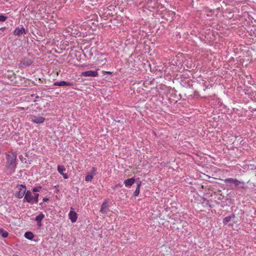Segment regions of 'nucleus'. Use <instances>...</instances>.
<instances>
[{"label":"nucleus","instance_id":"nucleus-1","mask_svg":"<svg viewBox=\"0 0 256 256\" xmlns=\"http://www.w3.org/2000/svg\"><path fill=\"white\" fill-rule=\"evenodd\" d=\"M224 182L226 186L230 187L232 190L240 188L246 190L248 188L247 186H245L244 182L240 181L236 178H228L225 179Z\"/></svg>","mask_w":256,"mask_h":256},{"label":"nucleus","instance_id":"nucleus-28","mask_svg":"<svg viewBox=\"0 0 256 256\" xmlns=\"http://www.w3.org/2000/svg\"><path fill=\"white\" fill-rule=\"evenodd\" d=\"M248 90H246V92L247 94H249L250 92H248Z\"/></svg>","mask_w":256,"mask_h":256},{"label":"nucleus","instance_id":"nucleus-32","mask_svg":"<svg viewBox=\"0 0 256 256\" xmlns=\"http://www.w3.org/2000/svg\"><path fill=\"white\" fill-rule=\"evenodd\" d=\"M255 176H256V171L255 172Z\"/></svg>","mask_w":256,"mask_h":256},{"label":"nucleus","instance_id":"nucleus-13","mask_svg":"<svg viewBox=\"0 0 256 256\" xmlns=\"http://www.w3.org/2000/svg\"><path fill=\"white\" fill-rule=\"evenodd\" d=\"M135 182V179L134 178H130L124 180V184L126 187L132 186Z\"/></svg>","mask_w":256,"mask_h":256},{"label":"nucleus","instance_id":"nucleus-22","mask_svg":"<svg viewBox=\"0 0 256 256\" xmlns=\"http://www.w3.org/2000/svg\"><path fill=\"white\" fill-rule=\"evenodd\" d=\"M7 19V17L4 15H0V22H4Z\"/></svg>","mask_w":256,"mask_h":256},{"label":"nucleus","instance_id":"nucleus-16","mask_svg":"<svg viewBox=\"0 0 256 256\" xmlns=\"http://www.w3.org/2000/svg\"><path fill=\"white\" fill-rule=\"evenodd\" d=\"M24 237L30 240H32L34 237V234L30 232H26L24 234Z\"/></svg>","mask_w":256,"mask_h":256},{"label":"nucleus","instance_id":"nucleus-6","mask_svg":"<svg viewBox=\"0 0 256 256\" xmlns=\"http://www.w3.org/2000/svg\"><path fill=\"white\" fill-rule=\"evenodd\" d=\"M24 199L28 203L31 204H34V196H32V193L30 190L26 191Z\"/></svg>","mask_w":256,"mask_h":256},{"label":"nucleus","instance_id":"nucleus-29","mask_svg":"<svg viewBox=\"0 0 256 256\" xmlns=\"http://www.w3.org/2000/svg\"><path fill=\"white\" fill-rule=\"evenodd\" d=\"M12 75H13V76H14V78H15V76H16V74H14V73H12Z\"/></svg>","mask_w":256,"mask_h":256},{"label":"nucleus","instance_id":"nucleus-21","mask_svg":"<svg viewBox=\"0 0 256 256\" xmlns=\"http://www.w3.org/2000/svg\"><path fill=\"white\" fill-rule=\"evenodd\" d=\"M41 189V186H37L33 188L32 191L34 192H40Z\"/></svg>","mask_w":256,"mask_h":256},{"label":"nucleus","instance_id":"nucleus-11","mask_svg":"<svg viewBox=\"0 0 256 256\" xmlns=\"http://www.w3.org/2000/svg\"><path fill=\"white\" fill-rule=\"evenodd\" d=\"M58 170L64 177V179H68V176L66 173H64L66 171V168L62 165H58Z\"/></svg>","mask_w":256,"mask_h":256},{"label":"nucleus","instance_id":"nucleus-5","mask_svg":"<svg viewBox=\"0 0 256 256\" xmlns=\"http://www.w3.org/2000/svg\"><path fill=\"white\" fill-rule=\"evenodd\" d=\"M26 34V30L22 26H21L20 27H16L13 32L14 36H18V37H20Z\"/></svg>","mask_w":256,"mask_h":256},{"label":"nucleus","instance_id":"nucleus-23","mask_svg":"<svg viewBox=\"0 0 256 256\" xmlns=\"http://www.w3.org/2000/svg\"><path fill=\"white\" fill-rule=\"evenodd\" d=\"M96 168L92 167V172L90 174H93V176L95 175V174H96L95 172H96Z\"/></svg>","mask_w":256,"mask_h":256},{"label":"nucleus","instance_id":"nucleus-27","mask_svg":"<svg viewBox=\"0 0 256 256\" xmlns=\"http://www.w3.org/2000/svg\"><path fill=\"white\" fill-rule=\"evenodd\" d=\"M6 29L5 27H2L0 28V30L3 32Z\"/></svg>","mask_w":256,"mask_h":256},{"label":"nucleus","instance_id":"nucleus-14","mask_svg":"<svg viewBox=\"0 0 256 256\" xmlns=\"http://www.w3.org/2000/svg\"><path fill=\"white\" fill-rule=\"evenodd\" d=\"M234 218L235 216L234 214H232L230 216L224 218L223 220V222L224 224H226L228 222H230L232 219H234Z\"/></svg>","mask_w":256,"mask_h":256},{"label":"nucleus","instance_id":"nucleus-8","mask_svg":"<svg viewBox=\"0 0 256 256\" xmlns=\"http://www.w3.org/2000/svg\"><path fill=\"white\" fill-rule=\"evenodd\" d=\"M82 76H84L96 77L98 76V72L96 71L90 70L82 72Z\"/></svg>","mask_w":256,"mask_h":256},{"label":"nucleus","instance_id":"nucleus-24","mask_svg":"<svg viewBox=\"0 0 256 256\" xmlns=\"http://www.w3.org/2000/svg\"><path fill=\"white\" fill-rule=\"evenodd\" d=\"M252 95L253 96L252 98H253L254 100H256V91H255V92H252Z\"/></svg>","mask_w":256,"mask_h":256},{"label":"nucleus","instance_id":"nucleus-20","mask_svg":"<svg viewBox=\"0 0 256 256\" xmlns=\"http://www.w3.org/2000/svg\"><path fill=\"white\" fill-rule=\"evenodd\" d=\"M38 196H39L38 194H36V193L34 194V204L38 203Z\"/></svg>","mask_w":256,"mask_h":256},{"label":"nucleus","instance_id":"nucleus-7","mask_svg":"<svg viewBox=\"0 0 256 256\" xmlns=\"http://www.w3.org/2000/svg\"><path fill=\"white\" fill-rule=\"evenodd\" d=\"M108 210V200H106L102 204L100 212L102 214H106Z\"/></svg>","mask_w":256,"mask_h":256},{"label":"nucleus","instance_id":"nucleus-17","mask_svg":"<svg viewBox=\"0 0 256 256\" xmlns=\"http://www.w3.org/2000/svg\"><path fill=\"white\" fill-rule=\"evenodd\" d=\"M44 218V215L42 213L40 212L38 216H37L34 220L36 222H40L42 220V219Z\"/></svg>","mask_w":256,"mask_h":256},{"label":"nucleus","instance_id":"nucleus-18","mask_svg":"<svg viewBox=\"0 0 256 256\" xmlns=\"http://www.w3.org/2000/svg\"><path fill=\"white\" fill-rule=\"evenodd\" d=\"M8 234L7 232L2 228L0 229V235H1L2 237L6 238L8 236Z\"/></svg>","mask_w":256,"mask_h":256},{"label":"nucleus","instance_id":"nucleus-25","mask_svg":"<svg viewBox=\"0 0 256 256\" xmlns=\"http://www.w3.org/2000/svg\"><path fill=\"white\" fill-rule=\"evenodd\" d=\"M37 223H38V226L39 227H40V226H42V224L41 222H37Z\"/></svg>","mask_w":256,"mask_h":256},{"label":"nucleus","instance_id":"nucleus-33","mask_svg":"<svg viewBox=\"0 0 256 256\" xmlns=\"http://www.w3.org/2000/svg\"><path fill=\"white\" fill-rule=\"evenodd\" d=\"M255 169H256V168H255Z\"/></svg>","mask_w":256,"mask_h":256},{"label":"nucleus","instance_id":"nucleus-26","mask_svg":"<svg viewBox=\"0 0 256 256\" xmlns=\"http://www.w3.org/2000/svg\"><path fill=\"white\" fill-rule=\"evenodd\" d=\"M48 199L46 198H44L42 200L44 202H46L48 201Z\"/></svg>","mask_w":256,"mask_h":256},{"label":"nucleus","instance_id":"nucleus-3","mask_svg":"<svg viewBox=\"0 0 256 256\" xmlns=\"http://www.w3.org/2000/svg\"><path fill=\"white\" fill-rule=\"evenodd\" d=\"M18 191L16 192V196L17 198H21L26 194V186L24 185L21 184L17 187Z\"/></svg>","mask_w":256,"mask_h":256},{"label":"nucleus","instance_id":"nucleus-2","mask_svg":"<svg viewBox=\"0 0 256 256\" xmlns=\"http://www.w3.org/2000/svg\"><path fill=\"white\" fill-rule=\"evenodd\" d=\"M16 157L17 154L16 153H12L6 154V166L10 170V172H13L15 171L16 167Z\"/></svg>","mask_w":256,"mask_h":256},{"label":"nucleus","instance_id":"nucleus-10","mask_svg":"<svg viewBox=\"0 0 256 256\" xmlns=\"http://www.w3.org/2000/svg\"><path fill=\"white\" fill-rule=\"evenodd\" d=\"M69 218L72 222H74L76 221L78 216L74 210L73 208H71L68 214Z\"/></svg>","mask_w":256,"mask_h":256},{"label":"nucleus","instance_id":"nucleus-4","mask_svg":"<svg viewBox=\"0 0 256 256\" xmlns=\"http://www.w3.org/2000/svg\"><path fill=\"white\" fill-rule=\"evenodd\" d=\"M30 120L37 124H40L44 122L45 118L40 116H30Z\"/></svg>","mask_w":256,"mask_h":256},{"label":"nucleus","instance_id":"nucleus-12","mask_svg":"<svg viewBox=\"0 0 256 256\" xmlns=\"http://www.w3.org/2000/svg\"><path fill=\"white\" fill-rule=\"evenodd\" d=\"M32 60L28 58H24L21 61L22 66H28L32 64Z\"/></svg>","mask_w":256,"mask_h":256},{"label":"nucleus","instance_id":"nucleus-15","mask_svg":"<svg viewBox=\"0 0 256 256\" xmlns=\"http://www.w3.org/2000/svg\"><path fill=\"white\" fill-rule=\"evenodd\" d=\"M140 185H141V182L140 181H138L137 182V187H136L135 191L134 192V196H138V194H140Z\"/></svg>","mask_w":256,"mask_h":256},{"label":"nucleus","instance_id":"nucleus-19","mask_svg":"<svg viewBox=\"0 0 256 256\" xmlns=\"http://www.w3.org/2000/svg\"><path fill=\"white\" fill-rule=\"evenodd\" d=\"M93 177L94 176L92 174H88L86 176L85 180L88 182H90L93 178Z\"/></svg>","mask_w":256,"mask_h":256},{"label":"nucleus","instance_id":"nucleus-30","mask_svg":"<svg viewBox=\"0 0 256 256\" xmlns=\"http://www.w3.org/2000/svg\"><path fill=\"white\" fill-rule=\"evenodd\" d=\"M106 73H108V74H110L111 72H106Z\"/></svg>","mask_w":256,"mask_h":256},{"label":"nucleus","instance_id":"nucleus-9","mask_svg":"<svg viewBox=\"0 0 256 256\" xmlns=\"http://www.w3.org/2000/svg\"><path fill=\"white\" fill-rule=\"evenodd\" d=\"M54 86H74V83L70 82H67L66 81H60V82H56L53 84Z\"/></svg>","mask_w":256,"mask_h":256},{"label":"nucleus","instance_id":"nucleus-31","mask_svg":"<svg viewBox=\"0 0 256 256\" xmlns=\"http://www.w3.org/2000/svg\"><path fill=\"white\" fill-rule=\"evenodd\" d=\"M39 98V96H36V98Z\"/></svg>","mask_w":256,"mask_h":256}]
</instances>
